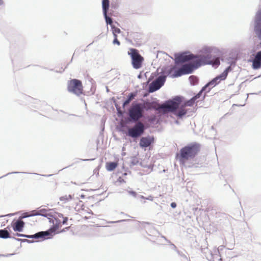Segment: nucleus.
<instances>
[{"mask_svg": "<svg viewBox=\"0 0 261 261\" xmlns=\"http://www.w3.org/2000/svg\"><path fill=\"white\" fill-rule=\"evenodd\" d=\"M222 56V52L219 48L215 46H203L198 51V55H194L191 51L186 50L175 53L174 54V62L176 64L183 63L189 61H193L194 63L191 65H195L202 58H208V64L215 68L220 64V58Z\"/></svg>", "mask_w": 261, "mask_h": 261, "instance_id": "obj_1", "label": "nucleus"}, {"mask_svg": "<svg viewBox=\"0 0 261 261\" xmlns=\"http://www.w3.org/2000/svg\"><path fill=\"white\" fill-rule=\"evenodd\" d=\"M210 63L208 58L203 57L195 65L185 64L182 65L181 69H177L174 66H164L161 69L160 75H165L166 77L168 76L172 78H176L183 75L192 73L196 69Z\"/></svg>", "mask_w": 261, "mask_h": 261, "instance_id": "obj_2", "label": "nucleus"}, {"mask_svg": "<svg viewBox=\"0 0 261 261\" xmlns=\"http://www.w3.org/2000/svg\"><path fill=\"white\" fill-rule=\"evenodd\" d=\"M200 150V144L194 142L188 144L182 147L178 153H176L175 158L180 165H184L186 168H196V164L190 163L188 161L194 159Z\"/></svg>", "mask_w": 261, "mask_h": 261, "instance_id": "obj_3", "label": "nucleus"}, {"mask_svg": "<svg viewBox=\"0 0 261 261\" xmlns=\"http://www.w3.org/2000/svg\"><path fill=\"white\" fill-rule=\"evenodd\" d=\"M183 97L180 95L173 96L171 99L164 102L161 108L171 112L172 114L176 116L178 119H182L188 114V111L184 109H177L180 104L181 99Z\"/></svg>", "mask_w": 261, "mask_h": 261, "instance_id": "obj_4", "label": "nucleus"}, {"mask_svg": "<svg viewBox=\"0 0 261 261\" xmlns=\"http://www.w3.org/2000/svg\"><path fill=\"white\" fill-rule=\"evenodd\" d=\"M166 81V76L165 75H159L157 72H153L147 79V81L142 83L143 88L146 89L151 82L149 87V91L150 93H153L163 86Z\"/></svg>", "mask_w": 261, "mask_h": 261, "instance_id": "obj_5", "label": "nucleus"}, {"mask_svg": "<svg viewBox=\"0 0 261 261\" xmlns=\"http://www.w3.org/2000/svg\"><path fill=\"white\" fill-rule=\"evenodd\" d=\"M128 115L132 122H139L144 116L141 109V102L137 100L133 101L128 108Z\"/></svg>", "mask_w": 261, "mask_h": 261, "instance_id": "obj_6", "label": "nucleus"}, {"mask_svg": "<svg viewBox=\"0 0 261 261\" xmlns=\"http://www.w3.org/2000/svg\"><path fill=\"white\" fill-rule=\"evenodd\" d=\"M146 129V127L141 122L139 121L137 122L133 127L129 128L127 132L123 130H121V132L126 136L135 139L144 135Z\"/></svg>", "mask_w": 261, "mask_h": 261, "instance_id": "obj_7", "label": "nucleus"}, {"mask_svg": "<svg viewBox=\"0 0 261 261\" xmlns=\"http://www.w3.org/2000/svg\"><path fill=\"white\" fill-rule=\"evenodd\" d=\"M127 54L131 58L133 67L135 69L141 68L144 61V58L140 55L138 50L135 48H130Z\"/></svg>", "mask_w": 261, "mask_h": 261, "instance_id": "obj_8", "label": "nucleus"}, {"mask_svg": "<svg viewBox=\"0 0 261 261\" xmlns=\"http://www.w3.org/2000/svg\"><path fill=\"white\" fill-rule=\"evenodd\" d=\"M67 90L68 92L76 96L85 95L82 82L79 79H72L69 80L67 82Z\"/></svg>", "mask_w": 261, "mask_h": 261, "instance_id": "obj_9", "label": "nucleus"}, {"mask_svg": "<svg viewBox=\"0 0 261 261\" xmlns=\"http://www.w3.org/2000/svg\"><path fill=\"white\" fill-rule=\"evenodd\" d=\"M253 31L260 42L255 46V49L261 48V8L256 12L253 19Z\"/></svg>", "mask_w": 261, "mask_h": 261, "instance_id": "obj_10", "label": "nucleus"}, {"mask_svg": "<svg viewBox=\"0 0 261 261\" xmlns=\"http://www.w3.org/2000/svg\"><path fill=\"white\" fill-rule=\"evenodd\" d=\"M54 236V233L53 232H50V229H48L46 231H38L34 234H24L23 238L36 239V242H40L51 239L53 238Z\"/></svg>", "mask_w": 261, "mask_h": 261, "instance_id": "obj_11", "label": "nucleus"}, {"mask_svg": "<svg viewBox=\"0 0 261 261\" xmlns=\"http://www.w3.org/2000/svg\"><path fill=\"white\" fill-rule=\"evenodd\" d=\"M159 102L156 98L151 97L150 99L146 98L141 102V109L142 112H151L156 110L157 109L155 105Z\"/></svg>", "mask_w": 261, "mask_h": 261, "instance_id": "obj_12", "label": "nucleus"}, {"mask_svg": "<svg viewBox=\"0 0 261 261\" xmlns=\"http://www.w3.org/2000/svg\"><path fill=\"white\" fill-rule=\"evenodd\" d=\"M154 142V138L153 136H151L149 135L147 136L146 137H142L139 141V146L146 150V148L151 144H153Z\"/></svg>", "mask_w": 261, "mask_h": 261, "instance_id": "obj_13", "label": "nucleus"}, {"mask_svg": "<svg viewBox=\"0 0 261 261\" xmlns=\"http://www.w3.org/2000/svg\"><path fill=\"white\" fill-rule=\"evenodd\" d=\"M143 118L145 119L146 123L148 125V127H153L160 123L159 118L153 114H145L144 115Z\"/></svg>", "mask_w": 261, "mask_h": 261, "instance_id": "obj_14", "label": "nucleus"}, {"mask_svg": "<svg viewBox=\"0 0 261 261\" xmlns=\"http://www.w3.org/2000/svg\"><path fill=\"white\" fill-rule=\"evenodd\" d=\"M25 222L19 219L16 220L14 219L11 223V226L15 232H22L25 227Z\"/></svg>", "mask_w": 261, "mask_h": 261, "instance_id": "obj_15", "label": "nucleus"}, {"mask_svg": "<svg viewBox=\"0 0 261 261\" xmlns=\"http://www.w3.org/2000/svg\"><path fill=\"white\" fill-rule=\"evenodd\" d=\"M137 95V92H130L125 99L123 101L122 107L123 109H124L125 106L129 104L132 99L135 98Z\"/></svg>", "mask_w": 261, "mask_h": 261, "instance_id": "obj_16", "label": "nucleus"}, {"mask_svg": "<svg viewBox=\"0 0 261 261\" xmlns=\"http://www.w3.org/2000/svg\"><path fill=\"white\" fill-rule=\"evenodd\" d=\"M222 77L220 76V74L217 75L216 77L212 79L211 80L208 81L207 83L209 84L210 86L214 87L218 85L221 81H224Z\"/></svg>", "mask_w": 261, "mask_h": 261, "instance_id": "obj_17", "label": "nucleus"}, {"mask_svg": "<svg viewBox=\"0 0 261 261\" xmlns=\"http://www.w3.org/2000/svg\"><path fill=\"white\" fill-rule=\"evenodd\" d=\"M118 163L117 162H107L106 163V168L108 171H113L118 166Z\"/></svg>", "mask_w": 261, "mask_h": 261, "instance_id": "obj_18", "label": "nucleus"}, {"mask_svg": "<svg viewBox=\"0 0 261 261\" xmlns=\"http://www.w3.org/2000/svg\"><path fill=\"white\" fill-rule=\"evenodd\" d=\"M249 62L252 63V68L254 70H257L261 68V62L254 59H249Z\"/></svg>", "mask_w": 261, "mask_h": 261, "instance_id": "obj_19", "label": "nucleus"}, {"mask_svg": "<svg viewBox=\"0 0 261 261\" xmlns=\"http://www.w3.org/2000/svg\"><path fill=\"white\" fill-rule=\"evenodd\" d=\"M110 7L109 0H102V13H107Z\"/></svg>", "mask_w": 261, "mask_h": 261, "instance_id": "obj_20", "label": "nucleus"}, {"mask_svg": "<svg viewBox=\"0 0 261 261\" xmlns=\"http://www.w3.org/2000/svg\"><path fill=\"white\" fill-rule=\"evenodd\" d=\"M233 66H228L224 70L220 73V76L222 77L223 79L225 80L228 75V74L229 72H231L233 70Z\"/></svg>", "mask_w": 261, "mask_h": 261, "instance_id": "obj_21", "label": "nucleus"}, {"mask_svg": "<svg viewBox=\"0 0 261 261\" xmlns=\"http://www.w3.org/2000/svg\"><path fill=\"white\" fill-rule=\"evenodd\" d=\"M0 238L3 239H10L11 236L9 234V231L7 230V229H1Z\"/></svg>", "mask_w": 261, "mask_h": 261, "instance_id": "obj_22", "label": "nucleus"}, {"mask_svg": "<svg viewBox=\"0 0 261 261\" xmlns=\"http://www.w3.org/2000/svg\"><path fill=\"white\" fill-rule=\"evenodd\" d=\"M210 85H209V84H208V83H207L204 86H203L202 87V88L201 89V92H203V93H204V95L202 96V100H203L205 98V97L206 96V94L207 93H208L211 90V88H210Z\"/></svg>", "mask_w": 261, "mask_h": 261, "instance_id": "obj_23", "label": "nucleus"}, {"mask_svg": "<svg viewBox=\"0 0 261 261\" xmlns=\"http://www.w3.org/2000/svg\"><path fill=\"white\" fill-rule=\"evenodd\" d=\"M225 61L226 63L229 64L230 66H235L237 63V59L235 57L233 56H230L226 58Z\"/></svg>", "mask_w": 261, "mask_h": 261, "instance_id": "obj_24", "label": "nucleus"}, {"mask_svg": "<svg viewBox=\"0 0 261 261\" xmlns=\"http://www.w3.org/2000/svg\"><path fill=\"white\" fill-rule=\"evenodd\" d=\"M42 217H45L48 219L50 218H53L55 217V215L53 213V209H51V211H49L47 212L44 213V214L42 215Z\"/></svg>", "mask_w": 261, "mask_h": 261, "instance_id": "obj_25", "label": "nucleus"}, {"mask_svg": "<svg viewBox=\"0 0 261 261\" xmlns=\"http://www.w3.org/2000/svg\"><path fill=\"white\" fill-rule=\"evenodd\" d=\"M41 207H42V206H40V207H38L37 208V213H38V214H39L38 216H42V215L44 214V213H45L46 212H47L49 211H51V209H50V208L46 209L45 208H41Z\"/></svg>", "mask_w": 261, "mask_h": 261, "instance_id": "obj_26", "label": "nucleus"}, {"mask_svg": "<svg viewBox=\"0 0 261 261\" xmlns=\"http://www.w3.org/2000/svg\"><path fill=\"white\" fill-rule=\"evenodd\" d=\"M197 102V101L196 100L193 96L185 102V105L189 107H192L195 103Z\"/></svg>", "mask_w": 261, "mask_h": 261, "instance_id": "obj_27", "label": "nucleus"}, {"mask_svg": "<svg viewBox=\"0 0 261 261\" xmlns=\"http://www.w3.org/2000/svg\"><path fill=\"white\" fill-rule=\"evenodd\" d=\"M189 80L190 81L191 85L193 86L197 84L198 82V78L195 76H190L189 77Z\"/></svg>", "mask_w": 261, "mask_h": 261, "instance_id": "obj_28", "label": "nucleus"}, {"mask_svg": "<svg viewBox=\"0 0 261 261\" xmlns=\"http://www.w3.org/2000/svg\"><path fill=\"white\" fill-rule=\"evenodd\" d=\"M103 15L106 24L107 25L110 24L111 26L112 25V23L113 22V19L109 17L108 15H107V13L103 14Z\"/></svg>", "mask_w": 261, "mask_h": 261, "instance_id": "obj_29", "label": "nucleus"}, {"mask_svg": "<svg viewBox=\"0 0 261 261\" xmlns=\"http://www.w3.org/2000/svg\"><path fill=\"white\" fill-rule=\"evenodd\" d=\"M139 160L136 156H133L131 157V161L130 163V166L137 165V164H139Z\"/></svg>", "mask_w": 261, "mask_h": 261, "instance_id": "obj_30", "label": "nucleus"}, {"mask_svg": "<svg viewBox=\"0 0 261 261\" xmlns=\"http://www.w3.org/2000/svg\"><path fill=\"white\" fill-rule=\"evenodd\" d=\"M116 109L117 110V115L118 117L122 118L124 116L125 112L121 110L120 106H116Z\"/></svg>", "mask_w": 261, "mask_h": 261, "instance_id": "obj_31", "label": "nucleus"}, {"mask_svg": "<svg viewBox=\"0 0 261 261\" xmlns=\"http://www.w3.org/2000/svg\"><path fill=\"white\" fill-rule=\"evenodd\" d=\"M217 253H216L214 255L212 253H211V258H209L208 257H207V259L209 261H214V259H217L218 256L220 255V252L219 250L217 251Z\"/></svg>", "mask_w": 261, "mask_h": 261, "instance_id": "obj_32", "label": "nucleus"}, {"mask_svg": "<svg viewBox=\"0 0 261 261\" xmlns=\"http://www.w3.org/2000/svg\"><path fill=\"white\" fill-rule=\"evenodd\" d=\"M176 253L178 254L179 256H181L183 258V259L186 260L187 261H190V260L188 259L187 255L181 251L178 250Z\"/></svg>", "mask_w": 261, "mask_h": 261, "instance_id": "obj_33", "label": "nucleus"}, {"mask_svg": "<svg viewBox=\"0 0 261 261\" xmlns=\"http://www.w3.org/2000/svg\"><path fill=\"white\" fill-rule=\"evenodd\" d=\"M54 220H55L56 222L55 224L54 223V227L55 226L56 228L59 229L61 227V224H62V222L58 218H57Z\"/></svg>", "mask_w": 261, "mask_h": 261, "instance_id": "obj_34", "label": "nucleus"}, {"mask_svg": "<svg viewBox=\"0 0 261 261\" xmlns=\"http://www.w3.org/2000/svg\"><path fill=\"white\" fill-rule=\"evenodd\" d=\"M113 36H114V39L113 40V43L114 44H117L118 45H120V42L117 39V36L115 34V33H113Z\"/></svg>", "mask_w": 261, "mask_h": 261, "instance_id": "obj_35", "label": "nucleus"}, {"mask_svg": "<svg viewBox=\"0 0 261 261\" xmlns=\"http://www.w3.org/2000/svg\"><path fill=\"white\" fill-rule=\"evenodd\" d=\"M53 213L55 215L54 219H56L58 218H62L64 216L63 214H62V213H60L55 212L54 210H53Z\"/></svg>", "mask_w": 261, "mask_h": 261, "instance_id": "obj_36", "label": "nucleus"}, {"mask_svg": "<svg viewBox=\"0 0 261 261\" xmlns=\"http://www.w3.org/2000/svg\"><path fill=\"white\" fill-rule=\"evenodd\" d=\"M127 191L128 193L133 197L135 198L138 197V193L136 191L132 190H127Z\"/></svg>", "mask_w": 261, "mask_h": 261, "instance_id": "obj_37", "label": "nucleus"}, {"mask_svg": "<svg viewBox=\"0 0 261 261\" xmlns=\"http://www.w3.org/2000/svg\"><path fill=\"white\" fill-rule=\"evenodd\" d=\"M19 173L26 174V173H28L27 172H23L13 171V172L8 173H7L5 175L1 176L0 177V179L3 178L4 177H6V176H8V175H9L10 174H19Z\"/></svg>", "mask_w": 261, "mask_h": 261, "instance_id": "obj_38", "label": "nucleus"}, {"mask_svg": "<svg viewBox=\"0 0 261 261\" xmlns=\"http://www.w3.org/2000/svg\"><path fill=\"white\" fill-rule=\"evenodd\" d=\"M29 214L30 217L39 215V214H38L37 212V208L35 210H32V211H30L29 212Z\"/></svg>", "mask_w": 261, "mask_h": 261, "instance_id": "obj_39", "label": "nucleus"}, {"mask_svg": "<svg viewBox=\"0 0 261 261\" xmlns=\"http://www.w3.org/2000/svg\"><path fill=\"white\" fill-rule=\"evenodd\" d=\"M30 217L29 212H24L19 217V219H23L24 218H29Z\"/></svg>", "mask_w": 261, "mask_h": 261, "instance_id": "obj_40", "label": "nucleus"}, {"mask_svg": "<svg viewBox=\"0 0 261 261\" xmlns=\"http://www.w3.org/2000/svg\"><path fill=\"white\" fill-rule=\"evenodd\" d=\"M49 222L50 223H52L53 225L50 227L49 229H50V232H53L54 233V235L55 234V233L54 231L52 230L53 229H54V222L55 220L53 218H50L48 219Z\"/></svg>", "mask_w": 261, "mask_h": 261, "instance_id": "obj_41", "label": "nucleus"}, {"mask_svg": "<svg viewBox=\"0 0 261 261\" xmlns=\"http://www.w3.org/2000/svg\"><path fill=\"white\" fill-rule=\"evenodd\" d=\"M203 93V92H201V90H200L196 94L193 96V97L195 98V99L197 100L202 96Z\"/></svg>", "mask_w": 261, "mask_h": 261, "instance_id": "obj_42", "label": "nucleus"}, {"mask_svg": "<svg viewBox=\"0 0 261 261\" xmlns=\"http://www.w3.org/2000/svg\"><path fill=\"white\" fill-rule=\"evenodd\" d=\"M255 58V59L261 62V50L256 53Z\"/></svg>", "mask_w": 261, "mask_h": 261, "instance_id": "obj_43", "label": "nucleus"}, {"mask_svg": "<svg viewBox=\"0 0 261 261\" xmlns=\"http://www.w3.org/2000/svg\"><path fill=\"white\" fill-rule=\"evenodd\" d=\"M111 28L113 30V33H114V32L117 33H120L121 32V31L119 28H116L114 25H111Z\"/></svg>", "mask_w": 261, "mask_h": 261, "instance_id": "obj_44", "label": "nucleus"}, {"mask_svg": "<svg viewBox=\"0 0 261 261\" xmlns=\"http://www.w3.org/2000/svg\"><path fill=\"white\" fill-rule=\"evenodd\" d=\"M60 201H64L65 202H67L69 201V199H68L67 195H65V196L60 197Z\"/></svg>", "mask_w": 261, "mask_h": 261, "instance_id": "obj_45", "label": "nucleus"}, {"mask_svg": "<svg viewBox=\"0 0 261 261\" xmlns=\"http://www.w3.org/2000/svg\"><path fill=\"white\" fill-rule=\"evenodd\" d=\"M63 218V221H62V223L63 224V225H67V222H68V218L67 217H62Z\"/></svg>", "mask_w": 261, "mask_h": 261, "instance_id": "obj_46", "label": "nucleus"}, {"mask_svg": "<svg viewBox=\"0 0 261 261\" xmlns=\"http://www.w3.org/2000/svg\"><path fill=\"white\" fill-rule=\"evenodd\" d=\"M111 101L112 102H113L115 106H119L118 103H117V100L116 99V98L114 97H112L111 99H110Z\"/></svg>", "mask_w": 261, "mask_h": 261, "instance_id": "obj_47", "label": "nucleus"}, {"mask_svg": "<svg viewBox=\"0 0 261 261\" xmlns=\"http://www.w3.org/2000/svg\"><path fill=\"white\" fill-rule=\"evenodd\" d=\"M170 247L172 250L175 251L176 252L178 250L177 247L173 243L172 244H170Z\"/></svg>", "mask_w": 261, "mask_h": 261, "instance_id": "obj_48", "label": "nucleus"}, {"mask_svg": "<svg viewBox=\"0 0 261 261\" xmlns=\"http://www.w3.org/2000/svg\"><path fill=\"white\" fill-rule=\"evenodd\" d=\"M140 34L138 33H133V37L134 38H136L137 39H139V37H140Z\"/></svg>", "mask_w": 261, "mask_h": 261, "instance_id": "obj_49", "label": "nucleus"}, {"mask_svg": "<svg viewBox=\"0 0 261 261\" xmlns=\"http://www.w3.org/2000/svg\"><path fill=\"white\" fill-rule=\"evenodd\" d=\"M117 181L121 184L125 182V181L124 180V179L120 176L118 178Z\"/></svg>", "mask_w": 261, "mask_h": 261, "instance_id": "obj_50", "label": "nucleus"}, {"mask_svg": "<svg viewBox=\"0 0 261 261\" xmlns=\"http://www.w3.org/2000/svg\"><path fill=\"white\" fill-rule=\"evenodd\" d=\"M13 234L15 236H17L18 237H23V236H24V234H23V233H13Z\"/></svg>", "mask_w": 261, "mask_h": 261, "instance_id": "obj_51", "label": "nucleus"}, {"mask_svg": "<svg viewBox=\"0 0 261 261\" xmlns=\"http://www.w3.org/2000/svg\"><path fill=\"white\" fill-rule=\"evenodd\" d=\"M170 206L172 208H175L177 206V204L176 202H172L170 204Z\"/></svg>", "mask_w": 261, "mask_h": 261, "instance_id": "obj_52", "label": "nucleus"}, {"mask_svg": "<svg viewBox=\"0 0 261 261\" xmlns=\"http://www.w3.org/2000/svg\"><path fill=\"white\" fill-rule=\"evenodd\" d=\"M11 239H13L18 242H20L21 243V241H22V239H20V238H15L14 237H12L11 236Z\"/></svg>", "mask_w": 261, "mask_h": 261, "instance_id": "obj_53", "label": "nucleus"}, {"mask_svg": "<svg viewBox=\"0 0 261 261\" xmlns=\"http://www.w3.org/2000/svg\"><path fill=\"white\" fill-rule=\"evenodd\" d=\"M127 221V220H120L116 221H112L110 223H119V222H124V221Z\"/></svg>", "mask_w": 261, "mask_h": 261, "instance_id": "obj_54", "label": "nucleus"}, {"mask_svg": "<svg viewBox=\"0 0 261 261\" xmlns=\"http://www.w3.org/2000/svg\"><path fill=\"white\" fill-rule=\"evenodd\" d=\"M145 199H147V200H148L150 201H153V197H152V196H149L148 197H146Z\"/></svg>", "mask_w": 261, "mask_h": 261, "instance_id": "obj_55", "label": "nucleus"}, {"mask_svg": "<svg viewBox=\"0 0 261 261\" xmlns=\"http://www.w3.org/2000/svg\"><path fill=\"white\" fill-rule=\"evenodd\" d=\"M16 213H10L7 215H4V217H11L15 215Z\"/></svg>", "mask_w": 261, "mask_h": 261, "instance_id": "obj_56", "label": "nucleus"}, {"mask_svg": "<svg viewBox=\"0 0 261 261\" xmlns=\"http://www.w3.org/2000/svg\"><path fill=\"white\" fill-rule=\"evenodd\" d=\"M98 189H90L89 190L88 189H82L81 190L82 191H96V190H98Z\"/></svg>", "mask_w": 261, "mask_h": 261, "instance_id": "obj_57", "label": "nucleus"}, {"mask_svg": "<svg viewBox=\"0 0 261 261\" xmlns=\"http://www.w3.org/2000/svg\"><path fill=\"white\" fill-rule=\"evenodd\" d=\"M69 229V227H66L64 228H63L62 230H61V232H65L67 230H68Z\"/></svg>", "mask_w": 261, "mask_h": 261, "instance_id": "obj_58", "label": "nucleus"}, {"mask_svg": "<svg viewBox=\"0 0 261 261\" xmlns=\"http://www.w3.org/2000/svg\"><path fill=\"white\" fill-rule=\"evenodd\" d=\"M13 254H0V256H5V257H8L13 255Z\"/></svg>", "mask_w": 261, "mask_h": 261, "instance_id": "obj_59", "label": "nucleus"}, {"mask_svg": "<svg viewBox=\"0 0 261 261\" xmlns=\"http://www.w3.org/2000/svg\"><path fill=\"white\" fill-rule=\"evenodd\" d=\"M138 198H140V199H145L146 197L143 195H140L138 194Z\"/></svg>", "mask_w": 261, "mask_h": 261, "instance_id": "obj_60", "label": "nucleus"}, {"mask_svg": "<svg viewBox=\"0 0 261 261\" xmlns=\"http://www.w3.org/2000/svg\"><path fill=\"white\" fill-rule=\"evenodd\" d=\"M165 241L170 246V244H172L173 243L171 242L170 240H168L167 238H165Z\"/></svg>", "mask_w": 261, "mask_h": 261, "instance_id": "obj_61", "label": "nucleus"}, {"mask_svg": "<svg viewBox=\"0 0 261 261\" xmlns=\"http://www.w3.org/2000/svg\"><path fill=\"white\" fill-rule=\"evenodd\" d=\"M5 229H7V230H8L9 233L10 232H12V231L10 229V226L9 225L7 226V227L6 228H5Z\"/></svg>", "mask_w": 261, "mask_h": 261, "instance_id": "obj_62", "label": "nucleus"}, {"mask_svg": "<svg viewBox=\"0 0 261 261\" xmlns=\"http://www.w3.org/2000/svg\"><path fill=\"white\" fill-rule=\"evenodd\" d=\"M143 77V75L142 74L141 72H140L137 76V77L139 79H142Z\"/></svg>", "mask_w": 261, "mask_h": 261, "instance_id": "obj_63", "label": "nucleus"}, {"mask_svg": "<svg viewBox=\"0 0 261 261\" xmlns=\"http://www.w3.org/2000/svg\"><path fill=\"white\" fill-rule=\"evenodd\" d=\"M34 242H35V241H34L32 240H28V239H27V243H28L29 244H31V243H34Z\"/></svg>", "mask_w": 261, "mask_h": 261, "instance_id": "obj_64", "label": "nucleus"}]
</instances>
